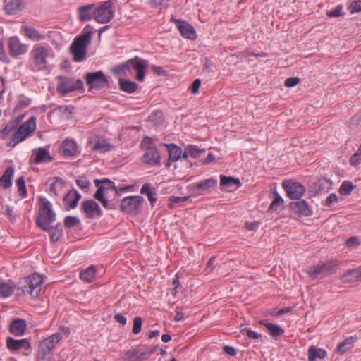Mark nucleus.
Here are the masks:
<instances>
[{
    "mask_svg": "<svg viewBox=\"0 0 361 361\" xmlns=\"http://www.w3.org/2000/svg\"><path fill=\"white\" fill-rule=\"evenodd\" d=\"M42 283L43 279L37 273L22 279L16 286L11 280H0V297H10L17 287V290H20L23 295L28 294L32 298L35 299L40 295Z\"/></svg>",
    "mask_w": 361,
    "mask_h": 361,
    "instance_id": "nucleus-1",
    "label": "nucleus"
},
{
    "mask_svg": "<svg viewBox=\"0 0 361 361\" xmlns=\"http://www.w3.org/2000/svg\"><path fill=\"white\" fill-rule=\"evenodd\" d=\"M92 31L86 30L82 35L75 37L70 46V51L73 56V60L76 62L83 61L86 56V49L92 37Z\"/></svg>",
    "mask_w": 361,
    "mask_h": 361,
    "instance_id": "nucleus-2",
    "label": "nucleus"
},
{
    "mask_svg": "<svg viewBox=\"0 0 361 361\" xmlns=\"http://www.w3.org/2000/svg\"><path fill=\"white\" fill-rule=\"evenodd\" d=\"M339 264L334 260L319 261L316 265L309 267L307 273L312 279L324 278L335 274Z\"/></svg>",
    "mask_w": 361,
    "mask_h": 361,
    "instance_id": "nucleus-3",
    "label": "nucleus"
},
{
    "mask_svg": "<svg viewBox=\"0 0 361 361\" xmlns=\"http://www.w3.org/2000/svg\"><path fill=\"white\" fill-rule=\"evenodd\" d=\"M36 130V118L30 117L27 121L22 123L13 133L11 140L6 144L8 147H14L25 140Z\"/></svg>",
    "mask_w": 361,
    "mask_h": 361,
    "instance_id": "nucleus-4",
    "label": "nucleus"
},
{
    "mask_svg": "<svg viewBox=\"0 0 361 361\" xmlns=\"http://www.w3.org/2000/svg\"><path fill=\"white\" fill-rule=\"evenodd\" d=\"M39 213L36 219V224L39 227L40 224H50L56 220V214L52 209V205L45 197L39 199Z\"/></svg>",
    "mask_w": 361,
    "mask_h": 361,
    "instance_id": "nucleus-5",
    "label": "nucleus"
},
{
    "mask_svg": "<svg viewBox=\"0 0 361 361\" xmlns=\"http://www.w3.org/2000/svg\"><path fill=\"white\" fill-rule=\"evenodd\" d=\"M84 79L89 86L88 91H99L109 87L108 78L102 71L87 72L84 75Z\"/></svg>",
    "mask_w": 361,
    "mask_h": 361,
    "instance_id": "nucleus-6",
    "label": "nucleus"
},
{
    "mask_svg": "<svg viewBox=\"0 0 361 361\" xmlns=\"http://www.w3.org/2000/svg\"><path fill=\"white\" fill-rule=\"evenodd\" d=\"M59 82L57 85V92L61 95H66L77 90H84L83 82L81 79L59 75L56 77Z\"/></svg>",
    "mask_w": 361,
    "mask_h": 361,
    "instance_id": "nucleus-7",
    "label": "nucleus"
},
{
    "mask_svg": "<svg viewBox=\"0 0 361 361\" xmlns=\"http://www.w3.org/2000/svg\"><path fill=\"white\" fill-rule=\"evenodd\" d=\"M145 200L142 196L133 195L123 198L119 204L121 212L128 214L137 215L141 211V207Z\"/></svg>",
    "mask_w": 361,
    "mask_h": 361,
    "instance_id": "nucleus-8",
    "label": "nucleus"
},
{
    "mask_svg": "<svg viewBox=\"0 0 361 361\" xmlns=\"http://www.w3.org/2000/svg\"><path fill=\"white\" fill-rule=\"evenodd\" d=\"M112 7L113 3L111 0L106 1L97 6H94V19L99 23L110 22L114 16V11Z\"/></svg>",
    "mask_w": 361,
    "mask_h": 361,
    "instance_id": "nucleus-9",
    "label": "nucleus"
},
{
    "mask_svg": "<svg viewBox=\"0 0 361 361\" xmlns=\"http://www.w3.org/2000/svg\"><path fill=\"white\" fill-rule=\"evenodd\" d=\"M49 49L48 47L37 44L30 51V58L38 71H45L47 68V57Z\"/></svg>",
    "mask_w": 361,
    "mask_h": 361,
    "instance_id": "nucleus-10",
    "label": "nucleus"
},
{
    "mask_svg": "<svg viewBox=\"0 0 361 361\" xmlns=\"http://www.w3.org/2000/svg\"><path fill=\"white\" fill-rule=\"evenodd\" d=\"M62 334L60 332L53 334L50 336L44 339L39 345V350L42 353V359L47 360L50 358L54 353V350L57 343L62 339Z\"/></svg>",
    "mask_w": 361,
    "mask_h": 361,
    "instance_id": "nucleus-11",
    "label": "nucleus"
},
{
    "mask_svg": "<svg viewBox=\"0 0 361 361\" xmlns=\"http://www.w3.org/2000/svg\"><path fill=\"white\" fill-rule=\"evenodd\" d=\"M282 187L290 200H300L306 190L303 185L293 179L283 180Z\"/></svg>",
    "mask_w": 361,
    "mask_h": 361,
    "instance_id": "nucleus-12",
    "label": "nucleus"
},
{
    "mask_svg": "<svg viewBox=\"0 0 361 361\" xmlns=\"http://www.w3.org/2000/svg\"><path fill=\"white\" fill-rule=\"evenodd\" d=\"M8 49L9 54L12 57L18 58L27 52L28 46L21 42L18 37L13 36L8 39Z\"/></svg>",
    "mask_w": 361,
    "mask_h": 361,
    "instance_id": "nucleus-13",
    "label": "nucleus"
},
{
    "mask_svg": "<svg viewBox=\"0 0 361 361\" xmlns=\"http://www.w3.org/2000/svg\"><path fill=\"white\" fill-rule=\"evenodd\" d=\"M332 186V182L329 179L321 178L313 183L309 188L308 192L310 197H314L328 192Z\"/></svg>",
    "mask_w": 361,
    "mask_h": 361,
    "instance_id": "nucleus-14",
    "label": "nucleus"
},
{
    "mask_svg": "<svg viewBox=\"0 0 361 361\" xmlns=\"http://www.w3.org/2000/svg\"><path fill=\"white\" fill-rule=\"evenodd\" d=\"M130 63H131V67L136 72V80L139 82L144 81L146 71L148 67L147 61L138 56H135L130 59Z\"/></svg>",
    "mask_w": 361,
    "mask_h": 361,
    "instance_id": "nucleus-15",
    "label": "nucleus"
},
{
    "mask_svg": "<svg viewBox=\"0 0 361 361\" xmlns=\"http://www.w3.org/2000/svg\"><path fill=\"white\" fill-rule=\"evenodd\" d=\"M171 20L175 23L183 37L190 39H195L197 38L195 30L190 24L180 19H176L173 17H171Z\"/></svg>",
    "mask_w": 361,
    "mask_h": 361,
    "instance_id": "nucleus-16",
    "label": "nucleus"
},
{
    "mask_svg": "<svg viewBox=\"0 0 361 361\" xmlns=\"http://www.w3.org/2000/svg\"><path fill=\"white\" fill-rule=\"evenodd\" d=\"M81 211L85 213V216L88 219H92L94 216L99 217L102 215V212L99 204L92 200L82 202Z\"/></svg>",
    "mask_w": 361,
    "mask_h": 361,
    "instance_id": "nucleus-17",
    "label": "nucleus"
},
{
    "mask_svg": "<svg viewBox=\"0 0 361 361\" xmlns=\"http://www.w3.org/2000/svg\"><path fill=\"white\" fill-rule=\"evenodd\" d=\"M290 203L289 207L290 210L296 213L299 217L310 216L312 214V212L310 208L308 203L302 199L297 200Z\"/></svg>",
    "mask_w": 361,
    "mask_h": 361,
    "instance_id": "nucleus-18",
    "label": "nucleus"
},
{
    "mask_svg": "<svg viewBox=\"0 0 361 361\" xmlns=\"http://www.w3.org/2000/svg\"><path fill=\"white\" fill-rule=\"evenodd\" d=\"M216 185L217 180L214 178H210L191 185L190 189L193 193L200 195L202 194L200 192L209 191L210 189L216 188Z\"/></svg>",
    "mask_w": 361,
    "mask_h": 361,
    "instance_id": "nucleus-19",
    "label": "nucleus"
},
{
    "mask_svg": "<svg viewBox=\"0 0 361 361\" xmlns=\"http://www.w3.org/2000/svg\"><path fill=\"white\" fill-rule=\"evenodd\" d=\"M142 161L143 163L152 166H161V155L157 148H147L142 156Z\"/></svg>",
    "mask_w": 361,
    "mask_h": 361,
    "instance_id": "nucleus-20",
    "label": "nucleus"
},
{
    "mask_svg": "<svg viewBox=\"0 0 361 361\" xmlns=\"http://www.w3.org/2000/svg\"><path fill=\"white\" fill-rule=\"evenodd\" d=\"M39 228L44 231H47L49 234L51 241L53 243H56L63 235L62 225L61 223H57L55 226H50L49 224H41Z\"/></svg>",
    "mask_w": 361,
    "mask_h": 361,
    "instance_id": "nucleus-21",
    "label": "nucleus"
},
{
    "mask_svg": "<svg viewBox=\"0 0 361 361\" xmlns=\"http://www.w3.org/2000/svg\"><path fill=\"white\" fill-rule=\"evenodd\" d=\"M121 355L124 361H141L147 359L145 351H140L137 348H132Z\"/></svg>",
    "mask_w": 361,
    "mask_h": 361,
    "instance_id": "nucleus-22",
    "label": "nucleus"
},
{
    "mask_svg": "<svg viewBox=\"0 0 361 361\" xmlns=\"http://www.w3.org/2000/svg\"><path fill=\"white\" fill-rule=\"evenodd\" d=\"M6 346L11 351H18L20 349L28 350L31 348L30 343L27 339H14L8 337Z\"/></svg>",
    "mask_w": 361,
    "mask_h": 361,
    "instance_id": "nucleus-23",
    "label": "nucleus"
},
{
    "mask_svg": "<svg viewBox=\"0 0 361 361\" xmlns=\"http://www.w3.org/2000/svg\"><path fill=\"white\" fill-rule=\"evenodd\" d=\"M343 283H354L361 281V266L356 269H350L341 276Z\"/></svg>",
    "mask_w": 361,
    "mask_h": 361,
    "instance_id": "nucleus-24",
    "label": "nucleus"
},
{
    "mask_svg": "<svg viewBox=\"0 0 361 361\" xmlns=\"http://www.w3.org/2000/svg\"><path fill=\"white\" fill-rule=\"evenodd\" d=\"M27 328V323L23 319H14L9 327V331L16 336L24 335Z\"/></svg>",
    "mask_w": 361,
    "mask_h": 361,
    "instance_id": "nucleus-25",
    "label": "nucleus"
},
{
    "mask_svg": "<svg viewBox=\"0 0 361 361\" xmlns=\"http://www.w3.org/2000/svg\"><path fill=\"white\" fill-rule=\"evenodd\" d=\"M21 31L27 38L32 41L38 42L45 39L44 35L41 34L32 26L23 25L21 26Z\"/></svg>",
    "mask_w": 361,
    "mask_h": 361,
    "instance_id": "nucleus-26",
    "label": "nucleus"
},
{
    "mask_svg": "<svg viewBox=\"0 0 361 361\" xmlns=\"http://www.w3.org/2000/svg\"><path fill=\"white\" fill-rule=\"evenodd\" d=\"M33 154H35L33 163L35 164L49 163L53 160V157L50 156L49 152L42 147H39L37 150L33 151Z\"/></svg>",
    "mask_w": 361,
    "mask_h": 361,
    "instance_id": "nucleus-27",
    "label": "nucleus"
},
{
    "mask_svg": "<svg viewBox=\"0 0 361 361\" xmlns=\"http://www.w3.org/2000/svg\"><path fill=\"white\" fill-rule=\"evenodd\" d=\"M357 340V336H351L340 343L336 348L335 349V353L343 355L348 351L353 349L354 347V343Z\"/></svg>",
    "mask_w": 361,
    "mask_h": 361,
    "instance_id": "nucleus-28",
    "label": "nucleus"
},
{
    "mask_svg": "<svg viewBox=\"0 0 361 361\" xmlns=\"http://www.w3.org/2000/svg\"><path fill=\"white\" fill-rule=\"evenodd\" d=\"M81 198V195L77 190L70 191L63 198L64 203L67 204L66 209L67 210L70 209H75L78 203V201Z\"/></svg>",
    "mask_w": 361,
    "mask_h": 361,
    "instance_id": "nucleus-29",
    "label": "nucleus"
},
{
    "mask_svg": "<svg viewBox=\"0 0 361 361\" xmlns=\"http://www.w3.org/2000/svg\"><path fill=\"white\" fill-rule=\"evenodd\" d=\"M164 147H166L168 153L169 161H172L173 162L177 161L180 157L182 154V149L178 147L177 145L174 143L170 144H163Z\"/></svg>",
    "mask_w": 361,
    "mask_h": 361,
    "instance_id": "nucleus-30",
    "label": "nucleus"
},
{
    "mask_svg": "<svg viewBox=\"0 0 361 361\" xmlns=\"http://www.w3.org/2000/svg\"><path fill=\"white\" fill-rule=\"evenodd\" d=\"M140 193L147 197L152 206H153L157 200V197H155L157 195L156 189L153 188L152 184L149 183L142 185L140 190Z\"/></svg>",
    "mask_w": 361,
    "mask_h": 361,
    "instance_id": "nucleus-31",
    "label": "nucleus"
},
{
    "mask_svg": "<svg viewBox=\"0 0 361 361\" xmlns=\"http://www.w3.org/2000/svg\"><path fill=\"white\" fill-rule=\"evenodd\" d=\"M62 154L65 157L74 156L77 152L76 143L71 140H65L61 143Z\"/></svg>",
    "mask_w": 361,
    "mask_h": 361,
    "instance_id": "nucleus-32",
    "label": "nucleus"
},
{
    "mask_svg": "<svg viewBox=\"0 0 361 361\" xmlns=\"http://www.w3.org/2000/svg\"><path fill=\"white\" fill-rule=\"evenodd\" d=\"M14 173V169L12 166L8 167L3 175L0 177V186L7 189L12 185V178Z\"/></svg>",
    "mask_w": 361,
    "mask_h": 361,
    "instance_id": "nucleus-33",
    "label": "nucleus"
},
{
    "mask_svg": "<svg viewBox=\"0 0 361 361\" xmlns=\"http://www.w3.org/2000/svg\"><path fill=\"white\" fill-rule=\"evenodd\" d=\"M94 197L97 200L99 201L102 203V206L106 209H114L117 207L116 203L111 202L106 198L104 194H103L102 188H97V191L94 195Z\"/></svg>",
    "mask_w": 361,
    "mask_h": 361,
    "instance_id": "nucleus-34",
    "label": "nucleus"
},
{
    "mask_svg": "<svg viewBox=\"0 0 361 361\" xmlns=\"http://www.w3.org/2000/svg\"><path fill=\"white\" fill-rule=\"evenodd\" d=\"M259 324L265 326L268 329L269 334L274 338H276L283 334L285 332L284 329L279 326V325L271 322H268L266 320H261L259 322Z\"/></svg>",
    "mask_w": 361,
    "mask_h": 361,
    "instance_id": "nucleus-35",
    "label": "nucleus"
},
{
    "mask_svg": "<svg viewBox=\"0 0 361 361\" xmlns=\"http://www.w3.org/2000/svg\"><path fill=\"white\" fill-rule=\"evenodd\" d=\"M118 85L120 90L127 93H133L138 87L136 82L122 78L118 79Z\"/></svg>",
    "mask_w": 361,
    "mask_h": 361,
    "instance_id": "nucleus-36",
    "label": "nucleus"
},
{
    "mask_svg": "<svg viewBox=\"0 0 361 361\" xmlns=\"http://www.w3.org/2000/svg\"><path fill=\"white\" fill-rule=\"evenodd\" d=\"M94 4H87L79 8V17L82 21H89L93 18Z\"/></svg>",
    "mask_w": 361,
    "mask_h": 361,
    "instance_id": "nucleus-37",
    "label": "nucleus"
},
{
    "mask_svg": "<svg viewBox=\"0 0 361 361\" xmlns=\"http://www.w3.org/2000/svg\"><path fill=\"white\" fill-rule=\"evenodd\" d=\"M327 356V352L322 348L311 346L308 350V360L316 361L317 358L324 359Z\"/></svg>",
    "mask_w": 361,
    "mask_h": 361,
    "instance_id": "nucleus-38",
    "label": "nucleus"
},
{
    "mask_svg": "<svg viewBox=\"0 0 361 361\" xmlns=\"http://www.w3.org/2000/svg\"><path fill=\"white\" fill-rule=\"evenodd\" d=\"M96 272L95 266L91 265L85 270L80 271V278L85 282L92 283L95 279Z\"/></svg>",
    "mask_w": 361,
    "mask_h": 361,
    "instance_id": "nucleus-39",
    "label": "nucleus"
},
{
    "mask_svg": "<svg viewBox=\"0 0 361 361\" xmlns=\"http://www.w3.org/2000/svg\"><path fill=\"white\" fill-rule=\"evenodd\" d=\"M21 10L20 0H11L4 6V11L8 15H16Z\"/></svg>",
    "mask_w": 361,
    "mask_h": 361,
    "instance_id": "nucleus-40",
    "label": "nucleus"
},
{
    "mask_svg": "<svg viewBox=\"0 0 361 361\" xmlns=\"http://www.w3.org/2000/svg\"><path fill=\"white\" fill-rule=\"evenodd\" d=\"M95 186L103 188V194L108 190H116L115 183L108 178H104L102 180L95 179L94 180Z\"/></svg>",
    "mask_w": 361,
    "mask_h": 361,
    "instance_id": "nucleus-41",
    "label": "nucleus"
},
{
    "mask_svg": "<svg viewBox=\"0 0 361 361\" xmlns=\"http://www.w3.org/2000/svg\"><path fill=\"white\" fill-rule=\"evenodd\" d=\"M220 183L222 186H226L228 188H231L234 185H237L238 187L241 185V183L238 178H235L233 177H229L224 175H221Z\"/></svg>",
    "mask_w": 361,
    "mask_h": 361,
    "instance_id": "nucleus-42",
    "label": "nucleus"
},
{
    "mask_svg": "<svg viewBox=\"0 0 361 361\" xmlns=\"http://www.w3.org/2000/svg\"><path fill=\"white\" fill-rule=\"evenodd\" d=\"M16 128V124L14 123H11L9 121L4 128L0 131V137L2 140H6L8 138L11 134L13 132H15Z\"/></svg>",
    "mask_w": 361,
    "mask_h": 361,
    "instance_id": "nucleus-43",
    "label": "nucleus"
},
{
    "mask_svg": "<svg viewBox=\"0 0 361 361\" xmlns=\"http://www.w3.org/2000/svg\"><path fill=\"white\" fill-rule=\"evenodd\" d=\"M284 201L282 197L276 192H274V199L269 207L268 211L274 212L278 210L279 207L283 204Z\"/></svg>",
    "mask_w": 361,
    "mask_h": 361,
    "instance_id": "nucleus-44",
    "label": "nucleus"
},
{
    "mask_svg": "<svg viewBox=\"0 0 361 361\" xmlns=\"http://www.w3.org/2000/svg\"><path fill=\"white\" fill-rule=\"evenodd\" d=\"M354 188H355V185L350 180H344L340 186L338 192L342 195H348Z\"/></svg>",
    "mask_w": 361,
    "mask_h": 361,
    "instance_id": "nucleus-45",
    "label": "nucleus"
},
{
    "mask_svg": "<svg viewBox=\"0 0 361 361\" xmlns=\"http://www.w3.org/2000/svg\"><path fill=\"white\" fill-rule=\"evenodd\" d=\"M64 180L59 177H54L53 182L50 184L49 192L54 196H57V188L61 189L63 186Z\"/></svg>",
    "mask_w": 361,
    "mask_h": 361,
    "instance_id": "nucleus-46",
    "label": "nucleus"
},
{
    "mask_svg": "<svg viewBox=\"0 0 361 361\" xmlns=\"http://www.w3.org/2000/svg\"><path fill=\"white\" fill-rule=\"evenodd\" d=\"M189 199L188 196L185 197H176V196H170L169 203L168 204L169 207L173 208L177 206L180 205L183 202L187 201Z\"/></svg>",
    "mask_w": 361,
    "mask_h": 361,
    "instance_id": "nucleus-47",
    "label": "nucleus"
},
{
    "mask_svg": "<svg viewBox=\"0 0 361 361\" xmlns=\"http://www.w3.org/2000/svg\"><path fill=\"white\" fill-rule=\"evenodd\" d=\"M80 224V219L76 216H68L63 220V225L68 228H73Z\"/></svg>",
    "mask_w": 361,
    "mask_h": 361,
    "instance_id": "nucleus-48",
    "label": "nucleus"
},
{
    "mask_svg": "<svg viewBox=\"0 0 361 361\" xmlns=\"http://www.w3.org/2000/svg\"><path fill=\"white\" fill-rule=\"evenodd\" d=\"M16 185L18 187V192L19 195L23 197H25L27 195V189L25 183V180L23 176L19 177L16 180Z\"/></svg>",
    "mask_w": 361,
    "mask_h": 361,
    "instance_id": "nucleus-49",
    "label": "nucleus"
},
{
    "mask_svg": "<svg viewBox=\"0 0 361 361\" xmlns=\"http://www.w3.org/2000/svg\"><path fill=\"white\" fill-rule=\"evenodd\" d=\"M112 145H109L105 142H97L93 147L94 151H98L99 152H109L112 149Z\"/></svg>",
    "mask_w": 361,
    "mask_h": 361,
    "instance_id": "nucleus-50",
    "label": "nucleus"
},
{
    "mask_svg": "<svg viewBox=\"0 0 361 361\" xmlns=\"http://www.w3.org/2000/svg\"><path fill=\"white\" fill-rule=\"evenodd\" d=\"M188 152L190 153V155L195 159L199 158L201 156L202 153L205 152L204 149H200L197 147L196 145H189L188 146Z\"/></svg>",
    "mask_w": 361,
    "mask_h": 361,
    "instance_id": "nucleus-51",
    "label": "nucleus"
},
{
    "mask_svg": "<svg viewBox=\"0 0 361 361\" xmlns=\"http://www.w3.org/2000/svg\"><path fill=\"white\" fill-rule=\"evenodd\" d=\"M243 334H246V336L251 339H259L262 338V335L261 334H258L256 331H252L250 328L245 327L241 330Z\"/></svg>",
    "mask_w": 361,
    "mask_h": 361,
    "instance_id": "nucleus-52",
    "label": "nucleus"
},
{
    "mask_svg": "<svg viewBox=\"0 0 361 361\" xmlns=\"http://www.w3.org/2000/svg\"><path fill=\"white\" fill-rule=\"evenodd\" d=\"M142 319L141 317H135L133 319V326L132 332L134 334H139L142 330Z\"/></svg>",
    "mask_w": 361,
    "mask_h": 361,
    "instance_id": "nucleus-53",
    "label": "nucleus"
},
{
    "mask_svg": "<svg viewBox=\"0 0 361 361\" xmlns=\"http://www.w3.org/2000/svg\"><path fill=\"white\" fill-rule=\"evenodd\" d=\"M343 10V6L342 5H338L336 8L330 11H328L326 13V15L329 18H337V17H340V16H342L345 14V13H343L342 11Z\"/></svg>",
    "mask_w": 361,
    "mask_h": 361,
    "instance_id": "nucleus-54",
    "label": "nucleus"
},
{
    "mask_svg": "<svg viewBox=\"0 0 361 361\" xmlns=\"http://www.w3.org/2000/svg\"><path fill=\"white\" fill-rule=\"evenodd\" d=\"M142 147L145 149V151L147 150V148H155V145H154L153 139L149 136H145L142 139L141 142Z\"/></svg>",
    "mask_w": 361,
    "mask_h": 361,
    "instance_id": "nucleus-55",
    "label": "nucleus"
},
{
    "mask_svg": "<svg viewBox=\"0 0 361 361\" xmlns=\"http://www.w3.org/2000/svg\"><path fill=\"white\" fill-rule=\"evenodd\" d=\"M76 184L82 190L88 189L90 186V181L86 177L82 176L76 180Z\"/></svg>",
    "mask_w": 361,
    "mask_h": 361,
    "instance_id": "nucleus-56",
    "label": "nucleus"
},
{
    "mask_svg": "<svg viewBox=\"0 0 361 361\" xmlns=\"http://www.w3.org/2000/svg\"><path fill=\"white\" fill-rule=\"evenodd\" d=\"M300 80L298 77L288 78L285 80V86L287 87H293L299 84Z\"/></svg>",
    "mask_w": 361,
    "mask_h": 361,
    "instance_id": "nucleus-57",
    "label": "nucleus"
},
{
    "mask_svg": "<svg viewBox=\"0 0 361 361\" xmlns=\"http://www.w3.org/2000/svg\"><path fill=\"white\" fill-rule=\"evenodd\" d=\"M0 61L5 63H8L10 62L4 50V44L3 40H0Z\"/></svg>",
    "mask_w": 361,
    "mask_h": 361,
    "instance_id": "nucleus-58",
    "label": "nucleus"
},
{
    "mask_svg": "<svg viewBox=\"0 0 361 361\" xmlns=\"http://www.w3.org/2000/svg\"><path fill=\"white\" fill-rule=\"evenodd\" d=\"M338 197L335 193H331L325 200L324 206L331 207L332 204L338 202Z\"/></svg>",
    "mask_w": 361,
    "mask_h": 361,
    "instance_id": "nucleus-59",
    "label": "nucleus"
},
{
    "mask_svg": "<svg viewBox=\"0 0 361 361\" xmlns=\"http://www.w3.org/2000/svg\"><path fill=\"white\" fill-rule=\"evenodd\" d=\"M31 103V99L27 97H23L22 99H19L18 103L16 106L18 109H23L27 107Z\"/></svg>",
    "mask_w": 361,
    "mask_h": 361,
    "instance_id": "nucleus-60",
    "label": "nucleus"
},
{
    "mask_svg": "<svg viewBox=\"0 0 361 361\" xmlns=\"http://www.w3.org/2000/svg\"><path fill=\"white\" fill-rule=\"evenodd\" d=\"M201 82V80L197 78L192 83V85L189 87V90L191 91L192 94H197L199 92Z\"/></svg>",
    "mask_w": 361,
    "mask_h": 361,
    "instance_id": "nucleus-61",
    "label": "nucleus"
},
{
    "mask_svg": "<svg viewBox=\"0 0 361 361\" xmlns=\"http://www.w3.org/2000/svg\"><path fill=\"white\" fill-rule=\"evenodd\" d=\"M345 244L348 247H354L359 245L360 244V242L359 240L358 237L352 236L346 240Z\"/></svg>",
    "mask_w": 361,
    "mask_h": 361,
    "instance_id": "nucleus-62",
    "label": "nucleus"
},
{
    "mask_svg": "<svg viewBox=\"0 0 361 361\" xmlns=\"http://www.w3.org/2000/svg\"><path fill=\"white\" fill-rule=\"evenodd\" d=\"M350 8H351V13H358L361 12V0H357L353 1Z\"/></svg>",
    "mask_w": 361,
    "mask_h": 361,
    "instance_id": "nucleus-63",
    "label": "nucleus"
},
{
    "mask_svg": "<svg viewBox=\"0 0 361 361\" xmlns=\"http://www.w3.org/2000/svg\"><path fill=\"white\" fill-rule=\"evenodd\" d=\"M114 319L116 322L121 324L123 326L126 324V322H127L126 317L120 313H117V314H114Z\"/></svg>",
    "mask_w": 361,
    "mask_h": 361,
    "instance_id": "nucleus-64",
    "label": "nucleus"
}]
</instances>
